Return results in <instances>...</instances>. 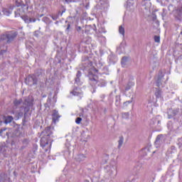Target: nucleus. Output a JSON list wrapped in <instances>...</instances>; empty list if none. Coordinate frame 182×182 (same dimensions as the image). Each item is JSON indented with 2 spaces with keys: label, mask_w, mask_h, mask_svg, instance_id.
Listing matches in <instances>:
<instances>
[{
  "label": "nucleus",
  "mask_w": 182,
  "mask_h": 182,
  "mask_svg": "<svg viewBox=\"0 0 182 182\" xmlns=\"http://www.w3.org/2000/svg\"><path fill=\"white\" fill-rule=\"evenodd\" d=\"M17 15H19V12H17Z\"/></svg>",
  "instance_id": "052dcab7"
},
{
  "label": "nucleus",
  "mask_w": 182,
  "mask_h": 182,
  "mask_svg": "<svg viewBox=\"0 0 182 182\" xmlns=\"http://www.w3.org/2000/svg\"><path fill=\"white\" fill-rule=\"evenodd\" d=\"M80 122H82V118L81 117H77V119H75V123L77 124H80Z\"/></svg>",
  "instance_id": "c9c22d12"
},
{
  "label": "nucleus",
  "mask_w": 182,
  "mask_h": 182,
  "mask_svg": "<svg viewBox=\"0 0 182 182\" xmlns=\"http://www.w3.org/2000/svg\"><path fill=\"white\" fill-rule=\"evenodd\" d=\"M100 1H101V7L100 8V9H101L102 11H106V9L109 8V3H104L103 0Z\"/></svg>",
  "instance_id": "aec40b11"
},
{
  "label": "nucleus",
  "mask_w": 182,
  "mask_h": 182,
  "mask_svg": "<svg viewBox=\"0 0 182 182\" xmlns=\"http://www.w3.org/2000/svg\"><path fill=\"white\" fill-rule=\"evenodd\" d=\"M171 8H173V5H169L168 7V9L169 11H171Z\"/></svg>",
  "instance_id": "c03bdc74"
},
{
  "label": "nucleus",
  "mask_w": 182,
  "mask_h": 182,
  "mask_svg": "<svg viewBox=\"0 0 182 182\" xmlns=\"http://www.w3.org/2000/svg\"><path fill=\"white\" fill-rule=\"evenodd\" d=\"M50 96H52V93H50Z\"/></svg>",
  "instance_id": "680f3d73"
},
{
  "label": "nucleus",
  "mask_w": 182,
  "mask_h": 182,
  "mask_svg": "<svg viewBox=\"0 0 182 182\" xmlns=\"http://www.w3.org/2000/svg\"><path fill=\"white\" fill-rule=\"evenodd\" d=\"M18 36V33L16 31H8L1 35V41H6L7 43H9L11 41H14V38Z\"/></svg>",
  "instance_id": "7ed1b4c3"
},
{
  "label": "nucleus",
  "mask_w": 182,
  "mask_h": 182,
  "mask_svg": "<svg viewBox=\"0 0 182 182\" xmlns=\"http://www.w3.org/2000/svg\"><path fill=\"white\" fill-rule=\"evenodd\" d=\"M71 93L73 96H77L79 99H82V97H83V92H82V90L80 88L74 89Z\"/></svg>",
  "instance_id": "f8f14e48"
},
{
  "label": "nucleus",
  "mask_w": 182,
  "mask_h": 182,
  "mask_svg": "<svg viewBox=\"0 0 182 182\" xmlns=\"http://www.w3.org/2000/svg\"><path fill=\"white\" fill-rule=\"evenodd\" d=\"M14 8H15V6H11L9 9H3L2 12L4 15H5L6 16H9V15L12 14V11L14 10Z\"/></svg>",
  "instance_id": "f3484780"
},
{
  "label": "nucleus",
  "mask_w": 182,
  "mask_h": 182,
  "mask_svg": "<svg viewBox=\"0 0 182 182\" xmlns=\"http://www.w3.org/2000/svg\"><path fill=\"white\" fill-rule=\"evenodd\" d=\"M178 114V109H170L168 110V119H173L174 116H177Z\"/></svg>",
  "instance_id": "ddd939ff"
},
{
  "label": "nucleus",
  "mask_w": 182,
  "mask_h": 182,
  "mask_svg": "<svg viewBox=\"0 0 182 182\" xmlns=\"http://www.w3.org/2000/svg\"><path fill=\"white\" fill-rule=\"evenodd\" d=\"M141 5L142 6L145 7V9H150V7L151 6V2H150V0H143Z\"/></svg>",
  "instance_id": "a211bd4d"
},
{
  "label": "nucleus",
  "mask_w": 182,
  "mask_h": 182,
  "mask_svg": "<svg viewBox=\"0 0 182 182\" xmlns=\"http://www.w3.org/2000/svg\"><path fill=\"white\" fill-rule=\"evenodd\" d=\"M167 80H168V77H166V79L165 80L163 71H159V75L156 77V85L158 87H164V86H166V82H167Z\"/></svg>",
  "instance_id": "20e7f679"
},
{
  "label": "nucleus",
  "mask_w": 182,
  "mask_h": 182,
  "mask_svg": "<svg viewBox=\"0 0 182 182\" xmlns=\"http://www.w3.org/2000/svg\"><path fill=\"white\" fill-rule=\"evenodd\" d=\"M21 19L24 21L26 23H31V22H36V18H31L28 16H21Z\"/></svg>",
  "instance_id": "dca6fc26"
},
{
  "label": "nucleus",
  "mask_w": 182,
  "mask_h": 182,
  "mask_svg": "<svg viewBox=\"0 0 182 182\" xmlns=\"http://www.w3.org/2000/svg\"><path fill=\"white\" fill-rule=\"evenodd\" d=\"M26 11H28V6H26V5H24L23 7L21 6L18 8L16 11H14L15 18H19V16L22 18V16H23V14H25Z\"/></svg>",
  "instance_id": "1a4fd4ad"
},
{
  "label": "nucleus",
  "mask_w": 182,
  "mask_h": 182,
  "mask_svg": "<svg viewBox=\"0 0 182 182\" xmlns=\"http://www.w3.org/2000/svg\"><path fill=\"white\" fill-rule=\"evenodd\" d=\"M127 63H129V58L127 57L122 58L121 61V65L122 68H126V65H127Z\"/></svg>",
  "instance_id": "4be33fe9"
},
{
  "label": "nucleus",
  "mask_w": 182,
  "mask_h": 182,
  "mask_svg": "<svg viewBox=\"0 0 182 182\" xmlns=\"http://www.w3.org/2000/svg\"><path fill=\"white\" fill-rule=\"evenodd\" d=\"M129 116H130V114H129V112H122V119H129Z\"/></svg>",
  "instance_id": "7c9ffc66"
},
{
  "label": "nucleus",
  "mask_w": 182,
  "mask_h": 182,
  "mask_svg": "<svg viewBox=\"0 0 182 182\" xmlns=\"http://www.w3.org/2000/svg\"><path fill=\"white\" fill-rule=\"evenodd\" d=\"M4 53H5V50H1V51L0 52V55H4Z\"/></svg>",
  "instance_id": "09e8293b"
},
{
  "label": "nucleus",
  "mask_w": 182,
  "mask_h": 182,
  "mask_svg": "<svg viewBox=\"0 0 182 182\" xmlns=\"http://www.w3.org/2000/svg\"><path fill=\"white\" fill-rule=\"evenodd\" d=\"M6 180V175L5 173H1L0 175V182H5Z\"/></svg>",
  "instance_id": "2f4dec72"
},
{
  "label": "nucleus",
  "mask_w": 182,
  "mask_h": 182,
  "mask_svg": "<svg viewBox=\"0 0 182 182\" xmlns=\"http://www.w3.org/2000/svg\"><path fill=\"white\" fill-rule=\"evenodd\" d=\"M87 8H89V5H87V6H86V9H87Z\"/></svg>",
  "instance_id": "864d4df0"
},
{
  "label": "nucleus",
  "mask_w": 182,
  "mask_h": 182,
  "mask_svg": "<svg viewBox=\"0 0 182 182\" xmlns=\"http://www.w3.org/2000/svg\"><path fill=\"white\" fill-rule=\"evenodd\" d=\"M52 127H48L46 128L45 130L42 132L43 136L41 139V146L43 149H45V147H50V146H52V144H50V146H48L49 141H50L51 140L50 138L53 137V136L52 135Z\"/></svg>",
  "instance_id": "f03ea898"
},
{
  "label": "nucleus",
  "mask_w": 182,
  "mask_h": 182,
  "mask_svg": "<svg viewBox=\"0 0 182 182\" xmlns=\"http://www.w3.org/2000/svg\"><path fill=\"white\" fill-rule=\"evenodd\" d=\"M130 103H132V101H127L126 102H124V105H130Z\"/></svg>",
  "instance_id": "49530a36"
},
{
  "label": "nucleus",
  "mask_w": 182,
  "mask_h": 182,
  "mask_svg": "<svg viewBox=\"0 0 182 182\" xmlns=\"http://www.w3.org/2000/svg\"><path fill=\"white\" fill-rule=\"evenodd\" d=\"M154 39L155 42H156L157 43H159L160 42V36H155Z\"/></svg>",
  "instance_id": "f704fd0d"
},
{
  "label": "nucleus",
  "mask_w": 182,
  "mask_h": 182,
  "mask_svg": "<svg viewBox=\"0 0 182 182\" xmlns=\"http://www.w3.org/2000/svg\"><path fill=\"white\" fill-rule=\"evenodd\" d=\"M2 132H5V129H1L0 133H2Z\"/></svg>",
  "instance_id": "8fccbe9b"
},
{
  "label": "nucleus",
  "mask_w": 182,
  "mask_h": 182,
  "mask_svg": "<svg viewBox=\"0 0 182 182\" xmlns=\"http://www.w3.org/2000/svg\"><path fill=\"white\" fill-rule=\"evenodd\" d=\"M83 67L85 70L88 71V77L90 79V85L92 87H103L106 86V81L99 77V73H102V75L107 72V67H104L102 70V73L100 72V70H97L93 67V63L92 60L87 59L85 60V63H83Z\"/></svg>",
  "instance_id": "f257e3e1"
},
{
  "label": "nucleus",
  "mask_w": 182,
  "mask_h": 182,
  "mask_svg": "<svg viewBox=\"0 0 182 182\" xmlns=\"http://www.w3.org/2000/svg\"><path fill=\"white\" fill-rule=\"evenodd\" d=\"M67 4H69L70 2H73V0H65Z\"/></svg>",
  "instance_id": "a18cd8bd"
},
{
  "label": "nucleus",
  "mask_w": 182,
  "mask_h": 182,
  "mask_svg": "<svg viewBox=\"0 0 182 182\" xmlns=\"http://www.w3.org/2000/svg\"><path fill=\"white\" fill-rule=\"evenodd\" d=\"M53 122L56 123V122H59V119L60 118V116L59 115V112L56 110L53 111Z\"/></svg>",
  "instance_id": "2eb2a0df"
},
{
  "label": "nucleus",
  "mask_w": 182,
  "mask_h": 182,
  "mask_svg": "<svg viewBox=\"0 0 182 182\" xmlns=\"http://www.w3.org/2000/svg\"><path fill=\"white\" fill-rule=\"evenodd\" d=\"M123 143H124V138L123 136H119V139L118 140V149H122Z\"/></svg>",
  "instance_id": "bb28decb"
},
{
  "label": "nucleus",
  "mask_w": 182,
  "mask_h": 182,
  "mask_svg": "<svg viewBox=\"0 0 182 182\" xmlns=\"http://www.w3.org/2000/svg\"><path fill=\"white\" fill-rule=\"evenodd\" d=\"M119 33L120 35H122L123 38H124L125 30H124V24L119 26Z\"/></svg>",
  "instance_id": "393cba45"
},
{
  "label": "nucleus",
  "mask_w": 182,
  "mask_h": 182,
  "mask_svg": "<svg viewBox=\"0 0 182 182\" xmlns=\"http://www.w3.org/2000/svg\"><path fill=\"white\" fill-rule=\"evenodd\" d=\"M155 96L156 99H163V91L161 90H156Z\"/></svg>",
  "instance_id": "5701e85b"
},
{
  "label": "nucleus",
  "mask_w": 182,
  "mask_h": 182,
  "mask_svg": "<svg viewBox=\"0 0 182 182\" xmlns=\"http://www.w3.org/2000/svg\"><path fill=\"white\" fill-rule=\"evenodd\" d=\"M12 120H14V117L12 116L4 117L5 124H8V123H11Z\"/></svg>",
  "instance_id": "a878e982"
},
{
  "label": "nucleus",
  "mask_w": 182,
  "mask_h": 182,
  "mask_svg": "<svg viewBox=\"0 0 182 182\" xmlns=\"http://www.w3.org/2000/svg\"><path fill=\"white\" fill-rule=\"evenodd\" d=\"M173 55L176 56V58H180V56H182V44H179L176 46V50L173 52Z\"/></svg>",
  "instance_id": "9b49d317"
},
{
  "label": "nucleus",
  "mask_w": 182,
  "mask_h": 182,
  "mask_svg": "<svg viewBox=\"0 0 182 182\" xmlns=\"http://www.w3.org/2000/svg\"><path fill=\"white\" fill-rule=\"evenodd\" d=\"M16 2H18V0H16Z\"/></svg>",
  "instance_id": "e2e57ef3"
},
{
  "label": "nucleus",
  "mask_w": 182,
  "mask_h": 182,
  "mask_svg": "<svg viewBox=\"0 0 182 182\" xmlns=\"http://www.w3.org/2000/svg\"><path fill=\"white\" fill-rule=\"evenodd\" d=\"M22 136H23V134L21 133V131L19 130H15L13 132L12 137H22Z\"/></svg>",
  "instance_id": "b1692460"
},
{
  "label": "nucleus",
  "mask_w": 182,
  "mask_h": 182,
  "mask_svg": "<svg viewBox=\"0 0 182 182\" xmlns=\"http://www.w3.org/2000/svg\"><path fill=\"white\" fill-rule=\"evenodd\" d=\"M24 105L26 106L24 107V112L25 113H28L31 107L33 106V99L32 98V97H29L28 98L26 99L24 101Z\"/></svg>",
  "instance_id": "6e6552de"
},
{
  "label": "nucleus",
  "mask_w": 182,
  "mask_h": 182,
  "mask_svg": "<svg viewBox=\"0 0 182 182\" xmlns=\"http://www.w3.org/2000/svg\"><path fill=\"white\" fill-rule=\"evenodd\" d=\"M40 16H41V18H42V16H43V14H41Z\"/></svg>",
  "instance_id": "4d7b16f0"
},
{
  "label": "nucleus",
  "mask_w": 182,
  "mask_h": 182,
  "mask_svg": "<svg viewBox=\"0 0 182 182\" xmlns=\"http://www.w3.org/2000/svg\"><path fill=\"white\" fill-rule=\"evenodd\" d=\"M176 12L178 14L179 16H181V15H182V6L178 7L176 9Z\"/></svg>",
  "instance_id": "72a5a7b5"
},
{
  "label": "nucleus",
  "mask_w": 182,
  "mask_h": 182,
  "mask_svg": "<svg viewBox=\"0 0 182 182\" xmlns=\"http://www.w3.org/2000/svg\"><path fill=\"white\" fill-rule=\"evenodd\" d=\"M90 41H92V39H91V38H89V39H88V41L90 42Z\"/></svg>",
  "instance_id": "5fc2aeb1"
},
{
  "label": "nucleus",
  "mask_w": 182,
  "mask_h": 182,
  "mask_svg": "<svg viewBox=\"0 0 182 182\" xmlns=\"http://www.w3.org/2000/svg\"><path fill=\"white\" fill-rule=\"evenodd\" d=\"M97 39L101 43H105L106 42V37L105 36H100L97 35Z\"/></svg>",
  "instance_id": "cd10ccee"
},
{
  "label": "nucleus",
  "mask_w": 182,
  "mask_h": 182,
  "mask_svg": "<svg viewBox=\"0 0 182 182\" xmlns=\"http://www.w3.org/2000/svg\"><path fill=\"white\" fill-rule=\"evenodd\" d=\"M132 86H134V82H129L127 84V85L125 87L126 92H127V90H130Z\"/></svg>",
  "instance_id": "c756f323"
},
{
  "label": "nucleus",
  "mask_w": 182,
  "mask_h": 182,
  "mask_svg": "<svg viewBox=\"0 0 182 182\" xmlns=\"http://www.w3.org/2000/svg\"><path fill=\"white\" fill-rule=\"evenodd\" d=\"M10 149L5 144L0 145V160H2L4 157H6V154H8V151H9Z\"/></svg>",
  "instance_id": "0eeeda50"
},
{
  "label": "nucleus",
  "mask_w": 182,
  "mask_h": 182,
  "mask_svg": "<svg viewBox=\"0 0 182 182\" xmlns=\"http://www.w3.org/2000/svg\"><path fill=\"white\" fill-rule=\"evenodd\" d=\"M153 120L155 121V122L153 123L154 124H156V123H157L158 124H160V123H161L160 120H156V118H154Z\"/></svg>",
  "instance_id": "4c0bfd02"
},
{
  "label": "nucleus",
  "mask_w": 182,
  "mask_h": 182,
  "mask_svg": "<svg viewBox=\"0 0 182 182\" xmlns=\"http://www.w3.org/2000/svg\"><path fill=\"white\" fill-rule=\"evenodd\" d=\"M164 143H166V137L163 135H158L155 141L156 149L162 146Z\"/></svg>",
  "instance_id": "9d476101"
},
{
  "label": "nucleus",
  "mask_w": 182,
  "mask_h": 182,
  "mask_svg": "<svg viewBox=\"0 0 182 182\" xmlns=\"http://www.w3.org/2000/svg\"><path fill=\"white\" fill-rule=\"evenodd\" d=\"M43 22H45V23L49 24L52 23V21H50V18L48 17H44L42 18Z\"/></svg>",
  "instance_id": "c85d7f7f"
},
{
  "label": "nucleus",
  "mask_w": 182,
  "mask_h": 182,
  "mask_svg": "<svg viewBox=\"0 0 182 182\" xmlns=\"http://www.w3.org/2000/svg\"><path fill=\"white\" fill-rule=\"evenodd\" d=\"M84 182H90L89 181H84Z\"/></svg>",
  "instance_id": "bf43d9fd"
},
{
  "label": "nucleus",
  "mask_w": 182,
  "mask_h": 182,
  "mask_svg": "<svg viewBox=\"0 0 182 182\" xmlns=\"http://www.w3.org/2000/svg\"><path fill=\"white\" fill-rule=\"evenodd\" d=\"M14 106H19V105H21V103H22V100H15L14 102Z\"/></svg>",
  "instance_id": "473e14b6"
},
{
  "label": "nucleus",
  "mask_w": 182,
  "mask_h": 182,
  "mask_svg": "<svg viewBox=\"0 0 182 182\" xmlns=\"http://www.w3.org/2000/svg\"><path fill=\"white\" fill-rule=\"evenodd\" d=\"M43 98L46 97V95H43Z\"/></svg>",
  "instance_id": "3c124183"
},
{
  "label": "nucleus",
  "mask_w": 182,
  "mask_h": 182,
  "mask_svg": "<svg viewBox=\"0 0 182 182\" xmlns=\"http://www.w3.org/2000/svg\"><path fill=\"white\" fill-rule=\"evenodd\" d=\"M80 76H82V73L80 71H77L76 74V77L75 80V85H77L78 86H82V82L80 80Z\"/></svg>",
  "instance_id": "4468645a"
},
{
  "label": "nucleus",
  "mask_w": 182,
  "mask_h": 182,
  "mask_svg": "<svg viewBox=\"0 0 182 182\" xmlns=\"http://www.w3.org/2000/svg\"><path fill=\"white\" fill-rule=\"evenodd\" d=\"M108 60L109 63L114 65V63H116L117 60L116 59V56H114V55H109L108 56Z\"/></svg>",
  "instance_id": "412c9836"
},
{
  "label": "nucleus",
  "mask_w": 182,
  "mask_h": 182,
  "mask_svg": "<svg viewBox=\"0 0 182 182\" xmlns=\"http://www.w3.org/2000/svg\"><path fill=\"white\" fill-rule=\"evenodd\" d=\"M85 159H86V156L82 154H77L75 156V159L76 160V161H78L79 163H80V161H85Z\"/></svg>",
  "instance_id": "6ab92c4d"
},
{
  "label": "nucleus",
  "mask_w": 182,
  "mask_h": 182,
  "mask_svg": "<svg viewBox=\"0 0 182 182\" xmlns=\"http://www.w3.org/2000/svg\"><path fill=\"white\" fill-rule=\"evenodd\" d=\"M45 151H48V149H46Z\"/></svg>",
  "instance_id": "13d9d810"
},
{
  "label": "nucleus",
  "mask_w": 182,
  "mask_h": 182,
  "mask_svg": "<svg viewBox=\"0 0 182 182\" xmlns=\"http://www.w3.org/2000/svg\"><path fill=\"white\" fill-rule=\"evenodd\" d=\"M76 29L77 32H80L82 31V27L77 26Z\"/></svg>",
  "instance_id": "ea45409f"
},
{
  "label": "nucleus",
  "mask_w": 182,
  "mask_h": 182,
  "mask_svg": "<svg viewBox=\"0 0 182 182\" xmlns=\"http://www.w3.org/2000/svg\"><path fill=\"white\" fill-rule=\"evenodd\" d=\"M105 168L111 178H114L117 176V166L116 165H109Z\"/></svg>",
  "instance_id": "39448f33"
},
{
  "label": "nucleus",
  "mask_w": 182,
  "mask_h": 182,
  "mask_svg": "<svg viewBox=\"0 0 182 182\" xmlns=\"http://www.w3.org/2000/svg\"><path fill=\"white\" fill-rule=\"evenodd\" d=\"M65 12H66V9H63L60 13V16H62V15H63V14H65Z\"/></svg>",
  "instance_id": "79ce46f5"
},
{
  "label": "nucleus",
  "mask_w": 182,
  "mask_h": 182,
  "mask_svg": "<svg viewBox=\"0 0 182 182\" xmlns=\"http://www.w3.org/2000/svg\"><path fill=\"white\" fill-rule=\"evenodd\" d=\"M69 29H70V23L68 24V27L66 28V31H69Z\"/></svg>",
  "instance_id": "37998d69"
},
{
  "label": "nucleus",
  "mask_w": 182,
  "mask_h": 182,
  "mask_svg": "<svg viewBox=\"0 0 182 182\" xmlns=\"http://www.w3.org/2000/svg\"><path fill=\"white\" fill-rule=\"evenodd\" d=\"M23 144H28V139H25L24 140H23Z\"/></svg>",
  "instance_id": "a19ab883"
},
{
  "label": "nucleus",
  "mask_w": 182,
  "mask_h": 182,
  "mask_svg": "<svg viewBox=\"0 0 182 182\" xmlns=\"http://www.w3.org/2000/svg\"><path fill=\"white\" fill-rule=\"evenodd\" d=\"M36 76H39L38 74H34L33 75H29L26 79V82L27 85L29 86H32L33 85L38 84V77Z\"/></svg>",
  "instance_id": "423d86ee"
},
{
  "label": "nucleus",
  "mask_w": 182,
  "mask_h": 182,
  "mask_svg": "<svg viewBox=\"0 0 182 182\" xmlns=\"http://www.w3.org/2000/svg\"><path fill=\"white\" fill-rule=\"evenodd\" d=\"M50 16L53 21H56V19H58V16Z\"/></svg>",
  "instance_id": "58836bf2"
},
{
  "label": "nucleus",
  "mask_w": 182,
  "mask_h": 182,
  "mask_svg": "<svg viewBox=\"0 0 182 182\" xmlns=\"http://www.w3.org/2000/svg\"><path fill=\"white\" fill-rule=\"evenodd\" d=\"M172 149H173V151H171V149H169L167 152V154H173V153H176V148L173 147Z\"/></svg>",
  "instance_id": "e433bc0d"
},
{
  "label": "nucleus",
  "mask_w": 182,
  "mask_h": 182,
  "mask_svg": "<svg viewBox=\"0 0 182 182\" xmlns=\"http://www.w3.org/2000/svg\"><path fill=\"white\" fill-rule=\"evenodd\" d=\"M21 5L19 3L16 4V6H19Z\"/></svg>",
  "instance_id": "603ef678"
},
{
  "label": "nucleus",
  "mask_w": 182,
  "mask_h": 182,
  "mask_svg": "<svg viewBox=\"0 0 182 182\" xmlns=\"http://www.w3.org/2000/svg\"><path fill=\"white\" fill-rule=\"evenodd\" d=\"M2 124V121H0V126Z\"/></svg>",
  "instance_id": "6e6d98bb"
},
{
  "label": "nucleus",
  "mask_w": 182,
  "mask_h": 182,
  "mask_svg": "<svg viewBox=\"0 0 182 182\" xmlns=\"http://www.w3.org/2000/svg\"><path fill=\"white\" fill-rule=\"evenodd\" d=\"M52 97H48V100H47V102L48 103H50V98H51Z\"/></svg>",
  "instance_id": "de8ad7c7"
}]
</instances>
